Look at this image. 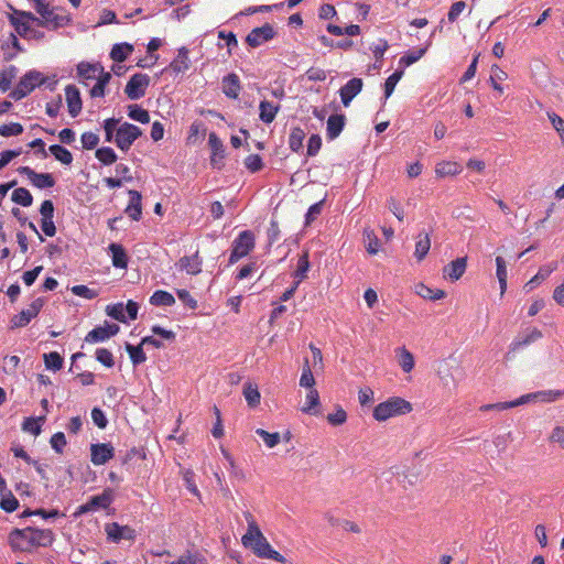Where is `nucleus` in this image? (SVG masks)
I'll return each instance as SVG.
<instances>
[{
    "mask_svg": "<svg viewBox=\"0 0 564 564\" xmlns=\"http://www.w3.org/2000/svg\"><path fill=\"white\" fill-rule=\"evenodd\" d=\"M55 535L50 529L26 527L13 529L8 536V543L13 552L31 553L37 547H47L53 544Z\"/></svg>",
    "mask_w": 564,
    "mask_h": 564,
    "instance_id": "obj_1",
    "label": "nucleus"
},
{
    "mask_svg": "<svg viewBox=\"0 0 564 564\" xmlns=\"http://www.w3.org/2000/svg\"><path fill=\"white\" fill-rule=\"evenodd\" d=\"M245 518L248 523V530L241 539L242 545L247 549H251L257 556L262 558V553L267 552L265 546H270V544L263 536L252 514L245 512Z\"/></svg>",
    "mask_w": 564,
    "mask_h": 564,
    "instance_id": "obj_2",
    "label": "nucleus"
},
{
    "mask_svg": "<svg viewBox=\"0 0 564 564\" xmlns=\"http://www.w3.org/2000/svg\"><path fill=\"white\" fill-rule=\"evenodd\" d=\"M411 410L412 405L409 401L399 397H393L375 406L373 417L379 422H383L389 420L390 417L406 414Z\"/></svg>",
    "mask_w": 564,
    "mask_h": 564,
    "instance_id": "obj_3",
    "label": "nucleus"
},
{
    "mask_svg": "<svg viewBox=\"0 0 564 564\" xmlns=\"http://www.w3.org/2000/svg\"><path fill=\"white\" fill-rule=\"evenodd\" d=\"M48 79V76H44L36 69L29 70L20 78L18 85L9 96L14 100H21L33 91L35 87L46 84Z\"/></svg>",
    "mask_w": 564,
    "mask_h": 564,
    "instance_id": "obj_4",
    "label": "nucleus"
},
{
    "mask_svg": "<svg viewBox=\"0 0 564 564\" xmlns=\"http://www.w3.org/2000/svg\"><path fill=\"white\" fill-rule=\"evenodd\" d=\"M256 246V236L251 230H242L231 243L228 264L232 265L240 259L247 257Z\"/></svg>",
    "mask_w": 564,
    "mask_h": 564,
    "instance_id": "obj_5",
    "label": "nucleus"
},
{
    "mask_svg": "<svg viewBox=\"0 0 564 564\" xmlns=\"http://www.w3.org/2000/svg\"><path fill=\"white\" fill-rule=\"evenodd\" d=\"M141 134L142 131L139 127L129 122H124L117 129L113 141L120 150L128 151L133 142L141 137Z\"/></svg>",
    "mask_w": 564,
    "mask_h": 564,
    "instance_id": "obj_6",
    "label": "nucleus"
},
{
    "mask_svg": "<svg viewBox=\"0 0 564 564\" xmlns=\"http://www.w3.org/2000/svg\"><path fill=\"white\" fill-rule=\"evenodd\" d=\"M150 84V77L143 73H137L128 80L124 93L131 100H138L145 95L147 88Z\"/></svg>",
    "mask_w": 564,
    "mask_h": 564,
    "instance_id": "obj_7",
    "label": "nucleus"
},
{
    "mask_svg": "<svg viewBox=\"0 0 564 564\" xmlns=\"http://www.w3.org/2000/svg\"><path fill=\"white\" fill-rule=\"evenodd\" d=\"M107 539L113 543L122 540L133 541L137 536L135 530L129 525H121L118 522L107 523L105 527Z\"/></svg>",
    "mask_w": 564,
    "mask_h": 564,
    "instance_id": "obj_8",
    "label": "nucleus"
},
{
    "mask_svg": "<svg viewBox=\"0 0 564 564\" xmlns=\"http://www.w3.org/2000/svg\"><path fill=\"white\" fill-rule=\"evenodd\" d=\"M18 172L25 175L32 185L40 189L51 188L55 185V178L51 173H37L30 166H20Z\"/></svg>",
    "mask_w": 564,
    "mask_h": 564,
    "instance_id": "obj_9",
    "label": "nucleus"
},
{
    "mask_svg": "<svg viewBox=\"0 0 564 564\" xmlns=\"http://www.w3.org/2000/svg\"><path fill=\"white\" fill-rule=\"evenodd\" d=\"M564 397L563 390H541L528 393L518 398V404H527L529 402L551 403Z\"/></svg>",
    "mask_w": 564,
    "mask_h": 564,
    "instance_id": "obj_10",
    "label": "nucleus"
},
{
    "mask_svg": "<svg viewBox=\"0 0 564 564\" xmlns=\"http://www.w3.org/2000/svg\"><path fill=\"white\" fill-rule=\"evenodd\" d=\"M54 204L52 200L46 199L41 204V229L47 237H53L56 234V226L54 224Z\"/></svg>",
    "mask_w": 564,
    "mask_h": 564,
    "instance_id": "obj_11",
    "label": "nucleus"
},
{
    "mask_svg": "<svg viewBox=\"0 0 564 564\" xmlns=\"http://www.w3.org/2000/svg\"><path fill=\"white\" fill-rule=\"evenodd\" d=\"M275 36L273 26L269 23L252 29L246 37V42L251 47H258Z\"/></svg>",
    "mask_w": 564,
    "mask_h": 564,
    "instance_id": "obj_12",
    "label": "nucleus"
},
{
    "mask_svg": "<svg viewBox=\"0 0 564 564\" xmlns=\"http://www.w3.org/2000/svg\"><path fill=\"white\" fill-rule=\"evenodd\" d=\"M41 18H39V26H46L58 29L66 25L69 19L65 15H58L53 9H50L48 4L36 11Z\"/></svg>",
    "mask_w": 564,
    "mask_h": 564,
    "instance_id": "obj_13",
    "label": "nucleus"
},
{
    "mask_svg": "<svg viewBox=\"0 0 564 564\" xmlns=\"http://www.w3.org/2000/svg\"><path fill=\"white\" fill-rule=\"evenodd\" d=\"M120 327L117 324L106 323L104 326L93 328L85 337L89 344L102 343L118 334Z\"/></svg>",
    "mask_w": 564,
    "mask_h": 564,
    "instance_id": "obj_14",
    "label": "nucleus"
},
{
    "mask_svg": "<svg viewBox=\"0 0 564 564\" xmlns=\"http://www.w3.org/2000/svg\"><path fill=\"white\" fill-rule=\"evenodd\" d=\"M115 456V448L110 443L90 445V460L95 466L105 465Z\"/></svg>",
    "mask_w": 564,
    "mask_h": 564,
    "instance_id": "obj_15",
    "label": "nucleus"
},
{
    "mask_svg": "<svg viewBox=\"0 0 564 564\" xmlns=\"http://www.w3.org/2000/svg\"><path fill=\"white\" fill-rule=\"evenodd\" d=\"M43 307V300L36 299L34 300L29 308L21 311L19 314L14 315L11 319L12 327H24L26 326L32 318H34Z\"/></svg>",
    "mask_w": 564,
    "mask_h": 564,
    "instance_id": "obj_16",
    "label": "nucleus"
},
{
    "mask_svg": "<svg viewBox=\"0 0 564 564\" xmlns=\"http://www.w3.org/2000/svg\"><path fill=\"white\" fill-rule=\"evenodd\" d=\"M66 104L68 113L72 118H76L83 108V101L79 89L75 85H67L65 87Z\"/></svg>",
    "mask_w": 564,
    "mask_h": 564,
    "instance_id": "obj_17",
    "label": "nucleus"
},
{
    "mask_svg": "<svg viewBox=\"0 0 564 564\" xmlns=\"http://www.w3.org/2000/svg\"><path fill=\"white\" fill-rule=\"evenodd\" d=\"M208 145L212 150L210 164L213 167L220 169L223 166V160L225 158V148L223 141L218 138L215 132H210L208 135Z\"/></svg>",
    "mask_w": 564,
    "mask_h": 564,
    "instance_id": "obj_18",
    "label": "nucleus"
},
{
    "mask_svg": "<svg viewBox=\"0 0 564 564\" xmlns=\"http://www.w3.org/2000/svg\"><path fill=\"white\" fill-rule=\"evenodd\" d=\"M362 86V79L355 77L339 89L340 99L345 107L350 105L351 100L361 91Z\"/></svg>",
    "mask_w": 564,
    "mask_h": 564,
    "instance_id": "obj_19",
    "label": "nucleus"
},
{
    "mask_svg": "<svg viewBox=\"0 0 564 564\" xmlns=\"http://www.w3.org/2000/svg\"><path fill=\"white\" fill-rule=\"evenodd\" d=\"M128 195L130 197L129 204L124 209V213L132 219V220H140L142 217V195L140 192L135 189H129Z\"/></svg>",
    "mask_w": 564,
    "mask_h": 564,
    "instance_id": "obj_20",
    "label": "nucleus"
},
{
    "mask_svg": "<svg viewBox=\"0 0 564 564\" xmlns=\"http://www.w3.org/2000/svg\"><path fill=\"white\" fill-rule=\"evenodd\" d=\"M108 253L111 257V263L115 268L127 269L129 258L122 245L111 242L108 246Z\"/></svg>",
    "mask_w": 564,
    "mask_h": 564,
    "instance_id": "obj_21",
    "label": "nucleus"
},
{
    "mask_svg": "<svg viewBox=\"0 0 564 564\" xmlns=\"http://www.w3.org/2000/svg\"><path fill=\"white\" fill-rule=\"evenodd\" d=\"M467 260L465 257L457 258L444 267V278L457 281L465 273Z\"/></svg>",
    "mask_w": 564,
    "mask_h": 564,
    "instance_id": "obj_22",
    "label": "nucleus"
},
{
    "mask_svg": "<svg viewBox=\"0 0 564 564\" xmlns=\"http://www.w3.org/2000/svg\"><path fill=\"white\" fill-rule=\"evenodd\" d=\"M176 267L191 275H196L202 271V259L198 252H195L193 256L182 257L176 263Z\"/></svg>",
    "mask_w": 564,
    "mask_h": 564,
    "instance_id": "obj_23",
    "label": "nucleus"
},
{
    "mask_svg": "<svg viewBox=\"0 0 564 564\" xmlns=\"http://www.w3.org/2000/svg\"><path fill=\"white\" fill-rule=\"evenodd\" d=\"M240 90L241 84L237 74L230 73L223 78V93L226 97L237 99Z\"/></svg>",
    "mask_w": 564,
    "mask_h": 564,
    "instance_id": "obj_24",
    "label": "nucleus"
},
{
    "mask_svg": "<svg viewBox=\"0 0 564 564\" xmlns=\"http://www.w3.org/2000/svg\"><path fill=\"white\" fill-rule=\"evenodd\" d=\"M345 115H332L327 119L326 137L328 140H335L345 127Z\"/></svg>",
    "mask_w": 564,
    "mask_h": 564,
    "instance_id": "obj_25",
    "label": "nucleus"
},
{
    "mask_svg": "<svg viewBox=\"0 0 564 564\" xmlns=\"http://www.w3.org/2000/svg\"><path fill=\"white\" fill-rule=\"evenodd\" d=\"M188 50L186 47H180L177 56L170 63L169 69L175 74L184 73L189 68Z\"/></svg>",
    "mask_w": 564,
    "mask_h": 564,
    "instance_id": "obj_26",
    "label": "nucleus"
},
{
    "mask_svg": "<svg viewBox=\"0 0 564 564\" xmlns=\"http://www.w3.org/2000/svg\"><path fill=\"white\" fill-rule=\"evenodd\" d=\"M102 66L100 64H90L88 62H80L77 65V75L80 80L88 85L87 80L95 79L97 76V72H101Z\"/></svg>",
    "mask_w": 564,
    "mask_h": 564,
    "instance_id": "obj_27",
    "label": "nucleus"
},
{
    "mask_svg": "<svg viewBox=\"0 0 564 564\" xmlns=\"http://www.w3.org/2000/svg\"><path fill=\"white\" fill-rule=\"evenodd\" d=\"M259 110L260 120L264 123H271L275 119V116L280 110V106L268 100H262L259 105Z\"/></svg>",
    "mask_w": 564,
    "mask_h": 564,
    "instance_id": "obj_28",
    "label": "nucleus"
},
{
    "mask_svg": "<svg viewBox=\"0 0 564 564\" xmlns=\"http://www.w3.org/2000/svg\"><path fill=\"white\" fill-rule=\"evenodd\" d=\"M556 267L557 264L555 262L541 267L538 273L524 285L527 291H532L536 285L549 278Z\"/></svg>",
    "mask_w": 564,
    "mask_h": 564,
    "instance_id": "obj_29",
    "label": "nucleus"
},
{
    "mask_svg": "<svg viewBox=\"0 0 564 564\" xmlns=\"http://www.w3.org/2000/svg\"><path fill=\"white\" fill-rule=\"evenodd\" d=\"M113 500L112 492L110 489H106L102 494L93 496L88 501L93 511L98 509H107Z\"/></svg>",
    "mask_w": 564,
    "mask_h": 564,
    "instance_id": "obj_30",
    "label": "nucleus"
},
{
    "mask_svg": "<svg viewBox=\"0 0 564 564\" xmlns=\"http://www.w3.org/2000/svg\"><path fill=\"white\" fill-rule=\"evenodd\" d=\"M133 52V46L129 43H117L112 46L110 57L115 62H124L129 55Z\"/></svg>",
    "mask_w": 564,
    "mask_h": 564,
    "instance_id": "obj_31",
    "label": "nucleus"
},
{
    "mask_svg": "<svg viewBox=\"0 0 564 564\" xmlns=\"http://www.w3.org/2000/svg\"><path fill=\"white\" fill-rule=\"evenodd\" d=\"M431 248V239L430 235L427 232H421L417 236V240L415 243V251L414 256L415 258L421 261L425 258V256L429 253Z\"/></svg>",
    "mask_w": 564,
    "mask_h": 564,
    "instance_id": "obj_32",
    "label": "nucleus"
},
{
    "mask_svg": "<svg viewBox=\"0 0 564 564\" xmlns=\"http://www.w3.org/2000/svg\"><path fill=\"white\" fill-rule=\"evenodd\" d=\"M149 302L153 306H172L175 304V299L170 292L158 290L150 296Z\"/></svg>",
    "mask_w": 564,
    "mask_h": 564,
    "instance_id": "obj_33",
    "label": "nucleus"
},
{
    "mask_svg": "<svg viewBox=\"0 0 564 564\" xmlns=\"http://www.w3.org/2000/svg\"><path fill=\"white\" fill-rule=\"evenodd\" d=\"M415 293L419 296H421L422 299L432 300V301L441 300L445 296V292L443 290H440V289L434 290L423 283H419L415 286Z\"/></svg>",
    "mask_w": 564,
    "mask_h": 564,
    "instance_id": "obj_34",
    "label": "nucleus"
},
{
    "mask_svg": "<svg viewBox=\"0 0 564 564\" xmlns=\"http://www.w3.org/2000/svg\"><path fill=\"white\" fill-rule=\"evenodd\" d=\"M305 132L300 127L292 128L289 135V147L293 152H300L303 149Z\"/></svg>",
    "mask_w": 564,
    "mask_h": 564,
    "instance_id": "obj_35",
    "label": "nucleus"
},
{
    "mask_svg": "<svg viewBox=\"0 0 564 564\" xmlns=\"http://www.w3.org/2000/svg\"><path fill=\"white\" fill-rule=\"evenodd\" d=\"M462 172V166L456 162H442L436 165L435 173L440 177L454 176Z\"/></svg>",
    "mask_w": 564,
    "mask_h": 564,
    "instance_id": "obj_36",
    "label": "nucleus"
},
{
    "mask_svg": "<svg viewBox=\"0 0 564 564\" xmlns=\"http://www.w3.org/2000/svg\"><path fill=\"white\" fill-rule=\"evenodd\" d=\"M18 68L10 65L6 69L0 70V90L8 91L11 88L12 80L17 77Z\"/></svg>",
    "mask_w": 564,
    "mask_h": 564,
    "instance_id": "obj_37",
    "label": "nucleus"
},
{
    "mask_svg": "<svg viewBox=\"0 0 564 564\" xmlns=\"http://www.w3.org/2000/svg\"><path fill=\"white\" fill-rule=\"evenodd\" d=\"M11 199L18 204V205H21L23 207H29L32 205L33 203V196L32 194L30 193L29 189L24 188V187H19V188H15L13 192H12V196H11Z\"/></svg>",
    "mask_w": 564,
    "mask_h": 564,
    "instance_id": "obj_38",
    "label": "nucleus"
},
{
    "mask_svg": "<svg viewBox=\"0 0 564 564\" xmlns=\"http://www.w3.org/2000/svg\"><path fill=\"white\" fill-rule=\"evenodd\" d=\"M51 154L62 164L69 165L73 162L72 153L59 144H53L48 148Z\"/></svg>",
    "mask_w": 564,
    "mask_h": 564,
    "instance_id": "obj_39",
    "label": "nucleus"
},
{
    "mask_svg": "<svg viewBox=\"0 0 564 564\" xmlns=\"http://www.w3.org/2000/svg\"><path fill=\"white\" fill-rule=\"evenodd\" d=\"M126 350L129 354V357L133 366H139L147 360V356L145 352L143 351V346H141V344L138 346L126 344Z\"/></svg>",
    "mask_w": 564,
    "mask_h": 564,
    "instance_id": "obj_40",
    "label": "nucleus"
},
{
    "mask_svg": "<svg viewBox=\"0 0 564 564\" xmlns=\"http://www.w3.org/2000/svg\"><path fill=\"white\" fill-rule=\"evenodd\" d=\"M540 338H542V333L541 330H539L538 328H533L531 329L524 338L522 339H516L512 344H511V349L512 350H517L521 347H524V346H528L536 340H539Z\"/></svg>",
    "mask_w": 564,
    "mask_h": 564,
    "instance_id": "obj_41",
    "label": "nucleus"
},
{
    "mask_svg": "<svg viewBox=\"0 0 564 564\" xmlns=\"http://www.w3.org/2000/svg\"><path fill=\"white\" fill-rule=\"evenodd\" d=\"M128 116L130 119L138 121L140 123L150 122L149 112L137 104L128 106Z\"/></svg>",
    "mask_w": 564,
    "mask_h": 564,
    "instance_id": "obj_42",
    "label": "nucleus"
},
{
    "mask_svg": "<svg viewBox=\"0 0 564 564\" xmlns=\"http://www.w3.org/2000/svg\"><path fill=\"white\" fill-rule=\"evenodd\" d=\"M497 278L499 281L500 292L503 294L507 290V264L502 257H496Z\"/></svg>",
    "mask_w": 564,
    "mask_h": 564,
    "instance_id": "obj_43",
    "label": "nucleus"
},
{
    "mask_svg": "<svg viewBox=\"0 0 564 564\" xmlns=\"http://www.w3.org/2000/svg\"><path fill=\"white\" fill-rule=\"evenodd\" d=\"M43 359L48 370L58 371L63 367V357L57 351L44 354Z\"/></svg>",
    "mask_w": 564,
    "mask_h": 564,
    "instance_id": "obj_44",
    "label": "nucleus"
},
{
    "mask_svg": "<svg viewBox=\"0 0 564 564\" xmlns=\"http://www.w3.org/2000/svg\"><path fill=\"white\" fill-rule=\"evenodd\" d=\"M45 421V415L39 417H26L22 423V430L37 436L42 429L41 422Z\"/></svg>",
    "mask_w": 564,
    "mask_h": 564,
    "instance_id": "obj_45",
    "label": "nucleus"
},
{
    "mask_svg": "<svg viewBox=\"0 0 564 564\" xmlns=\"http://www.w3.org/2000/svg\"><path fill=\"white\" fill-rule=\"evenodd\" d=\"M96 158L105 165H111L113 164L118 156L112 148L109 147H102L97 149L96 151Z\"/></svg>",
    "mask_w": 564,
    "mask_h": 564,
    "instance_id": "obj_46",
    "label": "nucleus"
},
{
    "mask_svg": "<svg viewBox=\"0 0 564 564\" xmlns=\"http://www.w3.org/2000/svg\"><path fill=\"white\" fill-rule=\"evenodd\" d=\"M319 405V395L317 390L310 389L306 394L305 405L302 408L304 413L314 414V409Z\"/></svg>",
    "mask_w": 564,
    "mask_h": 564,
    "instance_id": "obj_47",
    "label": "nucleus"
},
{
    "mask_svg": "<svg viewBox=\"0 0 564 564\" xmlns=\"http://www.w3.org/2000/svg\"><path fill=\"white\" fill-rule=\"evenodd\" d=\"M243 395L247 403L254 408L260 403V392L257 387H253L251 383H246L243 387Z\"/></svg>",
    "mask_w": 564,
    "mask_h": 564,
    "instance_id": "obj_48",
    "label": "nucleus"
},
{
    "mask_svg": "<svg viewBox=\"0 0 564 564\" xmlns=\"http://www.w3.org/2000/svg\"><path fill=\"white\" fill-rule=\"evenodd\" d=\"M314 384H315V379H314L313 372L311 370L308 360L305 359V362L302 368V375L300 378V386L303 388H306V389H313Z\"/></svg>",
    "mask_w": 564,
    "mask_h": 564,
    "instance_id": "obj_49",
    "label": "nucleus"
},
{
    "mask_svg": "<svg viewBox=\"0 0 564 564\" xmlns=\"http://www.w3.org/2000/svg\"><path fill=\"white\" fill-rule=\"evenodd\" d=\"M402 76H403V70L397 69L393 74H391L386 79V82H384V98L386 99H388L392 95L398 82L402 78Z\"/></svg>",
    "mask_w": 564,
    "mask_h": 564,
    "instance_id": "obj_50",
    "label": "nucleus"
},
{
    "mask_svg": "<svg viewBox=\"0 0 564 564\" xmlns=\"http://www.w3.org/2000/svg\"><path fill=\"white\" fill-rule=\"evenodd\" d=\"M426 50H427V47H421L415 51L408 52L405 55H403L400 58L399 64L403 65L405 67L414 64L426 53Z\"/></svg>",
    "mask_w": 564,
    "mask_h": 564,
    "instance_id": "obj_51",
    "label": "nucleus"
},
{
    "mask_svg": "<svg viewBox=\"0 0 564 564\" xmlns=\"http://www.w3.org/2000/svg\"><path fill=\"white\" fill-rule=\"evenodd\" d=\"M364 238L367 241V251L370 254H376L379 251L380 241L373 230L371 229H365L364 230Z\"/></svg>",
    "mask_w": 564,
    "mask_h": 564,
    "instance_id": "obj_52",
    "label": "nucleus"
},
{
    "mask_svg": "<svg viewBox=\"0 0 564 564\" xmlns=\"http://www.w3.org/2000/svg\"><path fill=\"white\" fill-rule=\"evenodd\" d=\"M106 313L108 316H110L113 319H117L121 323L127 322V316L124 315V305L123 303H116L108 305L106 307Z\"/></svg>",
    "mask_w": 564,
    "mask_h": 564,
    "instance_id": "obj_53",
    "label": "nucleus"
},
{
    "mask_svg": "<svg viewBox=\"0 0 564 564\" xmlns=\"http://www.w3.org/2000/svg\"><path fill=\"white\" fill-rule=\"evenodd\" d=\"M256 434L259 435L269 448H273L280 443V434L278 432L270 433L263 429H257Z\"/></svg>",
    "mask_w": 564,
    "mask_h": 564,
    "instance_id": "obj_54",
    "label": "nucleus"
},
{
    "mask_svg": "<svg viewBox=\"0 0 564 564\" xmlns=\"http://www.w3.org/2000/svg\"><path fill=\"white\" fill-rule=\"evenodd\" d=\"M9 20L20 36L26 37L31 34L32 29L30 23L23 22L15 15H10Z\"/></svg>",
    "mask_w": 564,
    "mask_h": 564,
    "instance_id": "obj_55",
    "label": "nucleus"
},
{
    "mask_svg": "<svg viewBox=\"0 0 564 564\" xmlns=\"http://www.w3.org/2000/svg\"><path fill=\"white\" fill-rule=\"evenodd\" d=\"M399 365L404 372H410L414 367L413 355L405 348L400 349Z\"/></svg>",
    "mask_w": 564,
    "mask_h": 564,
    "instance_id": "obj_56",
    "label": "nucleus"
},
{
    "mask_svg": "<svg viewBox=\"0 0 564 564\" xmlns=\"http://www.w3.org/2000/svg\"><path fill=\"white\" fill-rule=\"evenodd\" d=\"M324 204H325V199H322V200L310 206V208L307 209L306 215H305V225L306 226L310 225L311 223H313L322 214Z\"/></svg>",
    "mask_w": 564,
    "mask_h": 564,
    "instance_id": "obj_57",
    "label": "nucleus"
},
{
    "mask_svg": "<svg viewBox=\"0 0 564 564\" xmlns=\"http://www.w3.org/2000/svg\"><path fill=\"white\" fill-rule=\"evenodd\" d=\"M96 359L107 368L115 365L112 352L106 348H98L95 352Z\"/></svg>",
    "mask_w": 564,
    "mask_h": 564,
    "instance_id": "obj_58",
    "label": "nucleus"
},
{
    "mask_svg": "<svg viewBox=\"0 0 564 564\" xmlns=\"http://www.w3.org/2000/svg\"><path fill=\"white\" fill-rule=\"evenodd\" d=\"M23 132V127L21 123L11 122L8 124H2L0 127V135L2 137H15Z\"/></svg>",
    "mask_w": 564,
    "mask_h": 564,
    "instance_id": "obj_59",
    "label": "nucleus"
},
{
    "mask_svg": "<svg viewBox=\"0 0 564 564\" xmlns=\"http://www.w3.org/2000/svg\"><path fill=\"white\" fill-rule=\"evenodd\" d=\"M72 293L87 300H93L98 296V292L96 290L89 289L84 284L74 285L72 288Z\"/></svg>",
    "mask_w": 564,
    "mask_h": 564,
    "instance_id": "obj_60",
    "label": "nucleus"
},
{
    "mask_svg": "<svg viewBox=\"0 0 564 564\" xmlns=\"http://www.w3.org/2000/svg\"><path fill=\"white\" fill-rule=\"evenodd\" d=\"M308 269H310L308 256H307V253H304L299 258L297 268H296V271L294 272V276L297 278L300 281L305 279Z\"/></svg>",
    "mask_w": 564,
    "mask_h": 564,
    "instance_id": "obj_61",
    "label": "nucleus"
},
{
    "mask_svg": "<svg viewBox=\"0 0 564 564\" xmlns=\"http://www.w3.org/2000/svg\"><path fill=\"white\" fill-rule=\"evenodd\" d=\"M547 118L551 121L552 127L558 133L562 142H564V119H562L554 111H547Z\"/></svg>",
    "mask_w": 564,
    "mask_h": 564,
    "instance_id": "obj_62",
    "label": "nucleus"
},
{
    "mask_svg": "<svg viewBox=\"0 0 564 564\" xmlns=\"http://www.w3.org/2000/svg\"><path fill=\"white\" fill-rule=\"evenodd\" d=\"M245 165L250 172L256 173L262 169L263 162L259 154H250L246 158Z\"/></svg>",
    "mask_w": 564,
    "mask_h": 564,
    "instance_id": "obj_63",
    "label": "nucleus"
},
{
    "mask_svg": "<svg viewBox=\"0 0 564 564\" xmlns=\"http://www.w3.org/2000/svg\"><path fill=\"white\" fill-rule=\"evenodd\" d=\"M91 420L94 424L101 430L106 429L108 425V419L100 408H94L91 410Z\"/></svg>",
    "mask_w": 564,
    "mask_h": 564,
    "instance_id": "obj_64",
    "label": "nucleus"
}]
</instances>
